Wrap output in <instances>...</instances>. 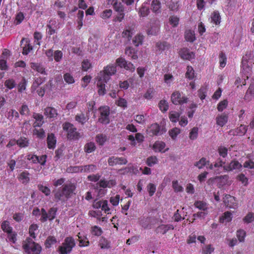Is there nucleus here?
Listing matches in <instances>:
<instances>
[{
  "label": "nucleus",
  "mask_w": 254,
  "mask_h": 254,
  "mask_svg": "<svg viewBox=\"0 0 254 254\" xmlns=\"http://www.w3.org/2000/svg\"><path fill=\"white\" fill-rule=\"evenodd\" d=\"M198 135V128L196 127H193L190 133V138L191 140L195 139Z\"/></svg>",
  "instance_id": "55"
},
{
  "label": "nucleus",
  "mask_w": 254,
  "mask_h": 254,
  "mask_svg": "<svg viewBox=\"0 0 254 254\" xmlns=\"http://www.w3.org/2000/svg\"><path fill=\"white\" fill-rule=\"evenodd\" d=\"M57 242V240L54 236H49L45 242V245L46 248L51 247L52 245H53Z\"/></svg>",
  "instance_id": "34"
},
{
  "label": "nucleus",
  "mask_w": 254,
  "mask_h": 254,
  "mask_svg": "<svg viewBox=\"0 0 254 254\" xmlns=\"http://www.w3.org/2000/svg\"><path fill=\"white\" fill-rule=\"evenodd\" d=\"M24 41L26 42V44L24 47H23L22 54L27 55L30 51L32 50L33 48L32 46L30 45L29 41L24 38H23L21 41V45H22Z\"/></svg>",
  "instance_id": "20"
},
{
  "label": "nucleus",
  "mask_w": 254,
  "mask_h": 254,
  "mask_svg": "<svg viewBox=\"0 0 254 254\" xmlns=\"http://www.w3.org/2000/svg\"><path fill=\"white\" fill-rule=\"evenodd\" d=\"M38 228V226L37 224H33L30 225L29 228V233L30 236L33 238L35 239L36 238V235L35 234V231L37 230Z\"/></svg>",
  "instance_id": "47"
},
{
  "label": "nucleus",
  "mask_w": 254,
  "mask_h": 254,
  "mask_svg": "<svg viewBox=\"0 0 254 254\" xmlns=\"http://www.w3.org/2000/svg\"><path fill=\"white\" fill-rule=\"evenodd\" d=\"M228 121V116L225 114L218 116L216 118V123L220 127L224 126Z\"/></svg>",
  "instance_id": "22"
},
{
  "label": "nucleus",
  "mask_w": 254,
  "mask_h": 254,
  "mask_svg": "<svg viewBox=\"0 0 254 254\" xmlns=\"http://www.w3.org/2000/svg\"><path fill=\"white\" fill-rule=\"evenodd\" d=\"M181 57L184 60H190L194 58V54L187 48L182 49L180 51Z\"/></svg>",
  "instance_id": "13"
},
{
  "label": "nucleus",
  "mask_w": 254,
  "mask_h": 254,
  "mask_svg": "<svg viewBox=\"0 0 254 254\" xmlns=\"http://www.w3.org/2000/svg\"><path fill=\"white\" fill-rule=\"evenodd\" d=\"M166 131L163 126H159L158 124L151 125L150 127V131L154 135H159L162 134Z\"/></svg>",
  "instance_id": "10"
},
{
  "label": "nucleus",
  "mask_w": 254,
  "mask_h": 254,
  "mask_svg": "<svg viewBox=\"0 0 254 254\" xmlns=\"http://www.w3.org/2000/svg\"><path fill=\"white\" fill-rule=\"evenodd\" d=\"M101 249H109L110 247V243L105 238L102 237L99 242Z\"/></svg>",
  "instance_id": "36"
},
{
  "label": "nucleus",
  "mask_w": 254,
  "mask_h": 254,
  "mask_svg": "<svg viewBox=\"0 0 254 254\" xmlns=\"http://www.w3.org/2000/svg\"><path fill=\"white\" fill-rule=\"evenodd\" d=\"M47 141L48 147L49 149H54L55 147L57 140L53 133H51L48 134Z\"/></svg>",
  "instance_id": "15"
},
{
  "label": "nucleus",
  "mask_w": 254,
  "mask_h": 254,
  "mask_svg": "<svg viewBox=\"0 0 254 254\" xmlns=\"http://www.w3.org/2000/svg\"><path fill=\"white\" fill-rule=\"evenodd\" d=\"M19 113L21 115L23 116H29L30 111L28 106L26 104H23L19 110Z\"/></svg>",
  "instance_id": "46"
},
{
  "label": "nucleus",
  "mask_w": 254,
  "mask_h": 254,
  "mask_svg": "<svg viewBox=\"0 0 254 254\" xmlns=\"http://www.w3.org/2000/svg\"><path fill=\"white\" fill-rule=\"evenodd\" d=\"M180 4L179 1H173L171 0L170 3L168 5V7L171 10H177L179 7Z\"/></svg>",
  "instance_id": "45"
},
{
  "label": "nucleus",
  "mask_w": 254,
  "mask_h": 254,
  "mask_svg": "<svg viewBox=\"0 0 254 254\" xmlns=\"http://www.w3.org/2000/svg\"><path fill=\"white\" fill-rule=\"evenodd\" d=\"M252 66V62H248L246 61H242V72L246 75L247 79L251 74Z\"/></svg>",
  "instance_id": "11"
},
{
  "label": "nucleus",
  "mask_w": 254,
  "mask_h": 254,
  "mask_svg": "<svg viewBox=\"0 0 254 254\" xmlns=\"http://www.w3.org/2000/svg\"><path fill=\"white\" fill-rule=\"evenodd\" d=\"M209 161H207L205 158L202 157L199 160V161L196 162L194 163V166L200 169L205 166L207 164V163Z\"/></svg>",
  "instance_id": "33"
},
{
  "label": "nucleus",
  "mask_w": 254,
  "mask_h": 254,
  "mask_svg": "<svg viewBox=\"0 0 254 254\" xmlns=\"http://www.w3.org/2000/svg\"><path fill=\"white\" fill-rule=\"evenodd\" d=\"M96 149V146L93 142H89L84 146V151L88 153H91Z\"/></svg>",
  "instance_id": "30"
},
{
  "label": "nucleus",
  "mask_w": 254,
  "mask_h": 254,
  "mask_svg": "<svg viewBox=\"0 0 254 254\" xmlns=\"http://www.w3.org/2000/svg\"><path fill=\"white\" fill-rule=\"evenodd\" d=\"M237 236L240 242H244L246 236V232L243 230H239L237 232Z\"/></svg>",
  "instance_id": "56"
},
{
  "label": "nucleus",
  "mask_w": 254,
  "mask_h": 254,
  "mask_svg": "<svg viewBox=\"0 0 254 254\" xmlns=\"http://www.w3.org/2000/svg\"><path fill=\"white\" fill-rule=\"evenodd\" d=\"M169 133L172 138L174 139L176 138L178 134L180 133V129L177 127H175L171 129L169 131Z\"/></svg>",
  "instance_id": "54"
},
{
  "label": "nucleus",
  "mask_w": 254,
  "mask_h": 254,
  "mask_svg": "<svg viewBox=\"0 0 254 254\" xmlns=\"http://www.w3.org/2000/svg\"><path fill=\"white\" fill-rule=\"evenodd\" d=\"M243 221L247 223H250L254 221V213L252 212H249L243 218Z\"/></svg>",
  "instance_id": "50"
},
{
  "label": "nucleus",
  "mask_w": 254,
  "mask_h": 254,
  "mask_svg": "<svg viewBox=\"0 0 254 254\" xmlns=\"http://www.w3.org/2000/svg\"><path fill=\"white\" fill-rule=\"evenodd\" d=\"M16 144L21 147H25L28 145V140L26 138H20L16 140Z\"/></svg>",
  "instance_id": "43"
},
{
  "label": "nucleus",
  "mask_w": 254,
  "mask_h": 254,
  "mask_svg": "<svg viewBox=\"0 0 254 254\" xmlns=\"http://www.w3.org/2000/svg\"><path fill=\"white\" fill-rule=\"evenodd\" d=\"M112 14V10L111 9H106L104 10L100 15L103 19H107L110 18Z\"/></svg>",
  "instance_id": "57"
},
{
  "label": "nucleus",
  "mask_w": 254,
  "mask_h": 254,
  "mask_svg": "<svg viewBox=\"0 0 254 254\" xmlns=\"http://www.w3.org/2000/svg\"><path fill=\"white\" fill-rule=\"evenodd\" d=\"M235 197L233 196H232L230 194H225L224 197H223V202L225 203L226 205L228 206L230 208H235L237 206V204H233L232 205L230 203V202H231L233 201H235Z\"/></svg>",
  "instance_id": "16"
},
{
  "label": "nucleus",
  "mask_w": 254,
  "mask_h": 254,
  "mask_svg": "<svg viewBox=\"0 0 254 254\" xmlns=\"http://www.w3.org/2000/svg\"><path fill=\"white\" fill-rule=\"evenodd\" d=\"M151 6L154 11H157L160 8V3L158 0H153L151 3Z\"/></svg>",
  "instance_id": "63"
},
{
  "label": "nucleus",
  "mask_w": 254,
  "mask_h": 254,
  "mask_svg": "<svg viewBox=\"0 0 254 254\" xmlns=\"http://www.w3.org/2000/svg\"><path fill=\"white\" fill-rule=\"evenodd\" d=\"M33 117L36 121L34 124V127H41L44 123L43 116L42 115L36 114L33 115Z\"/></svg>",
  "instance_id": "23"
},
{
  "label": "nucleus",
  "mask_w": 254,
  "mask_h": 254,
  "mask_svg": "<svg viewBox=\"0 0 254 254\" xmlns=\"http://www.w3.org/2000/svg\"><path fill=\"white\" fill-rule=\"evenodd\" d=\"M63 129L67 132V138L69 140H76L79 139L81 135L77 131L76 127L69 123H65L63 124Z\"/></svg>",
  "instance_id": "4"
},
{
  "label": "nucleus",
  "mask_w": 254,
  "mask_h": 254,
  "mask_svg": "<svg viewBox=\"0 0 254 254\" xmlns=\"http://www.w3.org/2000/svg\"><path fill=\"white\" fill-rule=\"evenodd\" d=\"M100 117L99 121L102 124H108L110 122L109 116L110 114L109 108L108 106L101 107L99 108Z\"/></svg>",
  "instance_id": "7"
},
{
  "label": "nucleus",
  "mask_w": 254,
  "mask_h": 254,
  "mask_svg": "<svg viewBox=\"0 0 254 254\" xmlns=\"http://www.w3.org/2000/svg\"><path fill=\"white\" fill-rule=\"evenodd\" d=\"M171 100L175 105H182L188 102V98L185 96L182 95L179 91H176L171 95Z\"/></svg>",
  "instance_id": "6"
},
{
  "label": "nucleus",
  "mask_w": 254,
  "mask_h": 254,
  "mask_svg": "<svg viewBox=\"0 0 254 254\" xmlns=\"http://www.w3.org/2000/svg\"><path fill=\"white\" fill-rule=\"evenodd\" d=\"M29 175V173L25 171L19 175L18 178L23 184H27L30 181Z\"/></svg>",
  "instance_id": "25"
},
{
  "label": "nucleus",
  "mask_w": 254,
  "mask_h": 254,
  "mask_svg": "<svg viewBox=\"0 0 254 254\" xmlns=\"http://www.w3.org/2000/svg\"><path fill=\"white\" fill-rule=\"evenodd\" d=\"M211 22H213L215 24H219L221 21V17L218 11H214L211 16Z\"/></svg>",
  "instance_id": "24"
},
{
  "label": "nucleus",
  "mask_w": 254,
  "mask_h": 254,
  "mask_svg": "<svg viewBox=\"0 0 254 254\" xmlns=\"http://www.w3.org/2000/svg\"><path fill=\"white\" fill-rule=\"evenodd\" d=\"M228 104V102L226 100H224L221 101L218 105L217 109L220 112H222L224 109H225Z\"/></svg>",
  "instance_id": "62"
},
{
  "label": "nucleus",
  "mask_w": 254,
  "mask_h": 254,
  "mask_svg": "<svg viewBox=\"0 0 254 254\" xmlns=\"http://www.w3.org/2000/svg\"><path fill=\"white\" fill-rule=\"evenodd\" d=\"M165 143L162 141H156L153 146L155 151L161 152L165 147Z\"/></svg>",
  "instance_id": "27"
},
{
  "label": "nucleus",
  "mask_w": 254,
  "mask_h": 254,
  "mask_svg": "<svg viewBox=\"0 0 254 254\" xmlns=\"http://www.w3.org/2000/svg\"><path fill=\"white\" fill-rule=\"evenodd\" d=\"M54 59L57 62H60L63 58V53L61 51L57 50L55 52Z\"/></svg>",
  "instance_id": "64"
},
{
  "label": "nucleus",
  "mask_w": 254,
  "mask_h": 254,
  "mask_svg": "<svg viewBox=\"0 0 254 254\" xmlns=\"http://www.w3.org/2000/svg\"><path fill=\"white\" fill-rule=\"evenodd\" d=\"M179 18L175 16H172L169 18V22L173 27H176L179 24Z\"/></svg>",
  "instance_id": "61"
},
{
  "label": "nucleus",
  "mask_w": 254,
  "mask_h": 254,
  "mask_svg": "<svg viewBox=\"0 0 254 254\" xmlns=\"http://www.w3.org/2000/svg\"><path fill=\"white\" fill-rule=\"evenodd\" d=\"M107 140L106 136L103 134H99L96 136V141L100 145H103Z\"/></svg>",
  "instance_id": "41"
},
{
  "label": "nucleus",
  "mask_w": 254,
  "mask_h": 254,
  "mask_svg": "<svg viewBox=\"0 0 254 254\" xmlns=\"http://www.w3.org/2000/svg\"><path fill=\"white\" fill-rule=\"evenodd\" d=\"M116 71L115 65H109L104 68V70L100 72L98 76L104 79L105 81L107 83L110 79V76L115 74Z\"/></svg>",
  "instance_id": "5"
},
{
  "label": "nucleus",
  "mask_w": 254,
  "mask_h": 254,
  "mask_svg": "<svg viewBox=\"0 0 254 254\" xmlns=\"http://www.w3.org/2000/svg\"><path fill=\"white\" fill-rule=\"evenodd\" d=\"M22 248L27 254H40L41 251V247L37 243H35L31 238L28 237L22 242Z\"/></svg>",
  "instance_id": "2"
},
{
  "label": "nucleus",
  "mask_w": 254,
  "mask_h": 254,
  "mask_svg": "<svg viewBox=\"0 0 254 254\" xmlns=\"http://www.w3.org/2000/svg\"><path fill=\"white\" fill-rule=\"evenodd\" d=\"M248 126L241 125L240 127L237 128L236 132L237 135L242 136L244 135L247 131Z\"/></svg>",
  "instance_id": "44"
},
{
  "label": "nucleus",
  "mask_w": 254,
  "mask_h": 254,
  "mask_svg": "<svg viewBox=\"0 0 254 254\" xmlns=\"http://www.w3.org/2000/svg\"><path fill=\"white\" fill-rule=\"evenodd\" d=\"M75 120L82 125H83L87 120L84 114L82 113L76 115Z\"/></svg>",
  "instance_id": "40"
},
{
  "label": "nucleus",
  "mask_w": 254,
  "mask_h": 254,
  "mask_svg": "<svg viewBox=\"0 0 254 254\" xmlns=\"http://www.w3.org/2000/svg\"><path fill=\"white\" fill-rule=\"evenodd\" d=\"M75 189V186L72 184L63 185L62 188H60L56 191L55 201L57 202L59 201L65 202L71 196Z\"/></svg>",
  "instance_id": "1"
},
{
  "label": "nucleus",
  "mask_w": 254,
  "mask_h": 254,
  "mask_svg": "<svg viewBox=\"0 0 254 254\" xmlns=\"http://www.w3.org/2000/svg\"><path fill=\"white\" fill-rule=\"evenodd\" d=\"M242 167L241 164L238 161H232L227 166H223V170L226 172L231 171L235 169H239Z\"/></svg>",
  "instance_id": "14"
},
{
  "label": "nucleus",
  "mask_w": 254,
  "mask_h": 254,
  "mask_svg": "<svg viewBox=\"0 0 254 254\" xmlns=\"http://www.w3.org/2000/svg\"><path fill=\"white\" fill-rule=\"evenodd\" d=\"M33 134L37 135L40 138H43L45 136V132L43 129H35L33 130Z\"/></svg>",
  "instance_id": "52"
},
{
  "label": "nucleus",
  "mask_w": 254,
  "mask_h": 254,
  "mask_svg": "<svg viewBox=\"0 0 254 254\" xmlns=\"http://www.w3.org/2000/svg\"><path fill=\"white\" fill-rule=\"evenodd\" d=\"M157 158L156 156H150L147 159L146 164L149 167H152L157 164Z\"/></svg>",
  "instance_id": "49"
},
{
  "label": "nucleus",
  "mask_w": 254,
  "mask_h": 254,
  "mask_svg": "<svg viewBox=\"0 0 254 254\" xmlns=\"http://www.w3.org/2000/svg\"><path fill=\"white\" fill-rule=\"evenodd\" d=\"M5 86L9 89H11L15 86V83L12 79L6 80L4 82Z\"/></svg>",
  "instance_id": "60"
},
{
  "label": "nucleus",
  "mask_w": 254,
  "mask_h": 254,
  "mask_svg": "<svg viewBox=\"0 0 254 254\" xmlns=\"http://www.w3.org/2000/svg\"><path fill=\"white\" fill-rule=\"evenodd\" d=\"M19 117L18 113L14 109H11L7 114V119L11 121L14 117L16 119H18Z\"/></svg>",
  "instance_id": "37"
},
{
  "label": "nucleus",
  "mask_w": 254,
  "mask_h": 254,
  "mask_svg": "<svg viewBox=\"0 0 254 254\" xmlns=\"http://www.w3.org/2000/svg\"><path fill=\"white\" fill-rule=\"evenodd\" d=\"M174 228V226L171 224L161 225L157 228L156 231L157 233H160L162 234H165L169 230H173Z\"/></svg>",
  "instance_id": "18"
},
{
  "label": "nucleus",
  "mask_w": 254,
  "mask_h": 254,
  "mask_svg": "<svg viewBox=\"0 0 254 254\" xmlns=\"http://www.w3.org/2000/svg\"><path fill=\"white\" fill-rule=\"evenodd\" d=\"M38 189L44 193L46 195L48 196L51 193L50 189L46 186H44L43 185H38Z\"/></svg>",
  "instance_id": "51"
},
{
  "label": "nucleus",
  "mask_w": 254,
  "mask_h": 254,
  "mask_svg": "<svg viewBox=\"0 0 254 254\" xmlns=\"http://www.w3.org/2000/svg\"><path fill=\"white\" fill-rule=\"evenodd\" d=\"M185 39L187 41L192 42L195 39L194 33L193 31L188 30L185 32Z\"/></svg>",
  "instance_id": "26"
},
{
  "label": "nucleus",
  "mask_w": 254,
  "mask_h": 254,
  "mask_svg": "<svg viewBox=\"0 0 254 254\" xmlns=\"http://www.w3.org/2000/svg\"><path fill=\"white\" fill-rule=\"evenodd\" d=\"M64 79L68 84H72L74 82L73 76L69 73H66L64 75Z\"/></svg>",
  "instance_id": "53"
},
{
  "label": "nucleus",
  "mask_w": 254,
  "mask_h": 254,
  "mask_svg": "<svg viewBox=\"0 0 254 254\" xmlns=\"http://www.w3.org/2000/svg\"><path fill=\"white\" fill-rule=\"evenodd\" d=\"M96 166L93 164L76 167L73 168V171L75 172H94L96 170Z\"/></svg>",
  "instance_id": "9"
},
{
  "label": "nucleus",
  "mask_w": 254,
  "mask_h": 254,
  "mask_svg": "<svg viewBox=\"0 0 254 254\" xmlns=\"http://www.w3.org/2000/svg\"><path fill=\"white\" fill-rule=\"evenodd\" d=\"M194 71L193 68L191 66H188L187 71L186 73V77L190 80L192 79L194 76Z\"/></svg>",
  "instance_id": "39"
},
{
  "label": "nucleus",
  "mask_w": 254,
  "mask_h": 254,
  "mask_svg": "<svg viewBox=\"0 0 254 254\" xmlns=\"http://www.w3.org/2000/svg\"><path fill=\"white\" fill-rule=\"evenodd\" d=\"M160 109L163 112H166L169 108V105L166 100H161L159 103Z\"/></svg>",
  "instance_id": "42"
},
{
  "label": "nucleus",
  "mask_w": 254,
  "mask_h": 254,
  "mask_svg": "<svg viewBox=\"0 0 254 254\" xmlns=\"http://www.w3.org/2000/svg\"><path fill=\"white\" fill-rule=\"evenodd\" d=\"M143 40V36L141 34H138L135 36L132 40V42L135 46H138L142 44Z\"/></svg>",
  "instance_id": "35"
},
{
  "label": "nucleus",
  "mask_w": 254,
  "mask_h": 254,
  "mask_svg": "<svg viewBox=\"0 0 254 254\" xmlns=\"http://www.w3.org/2000/svg\"><path fill=\"white\" fill-rule=\"evenodd\" d=\"M91 233L93 235L99 236L102 234V231L100 227L95 226L92 228Z\"/></svg>",
  "instance_id": "58"
},
{
  "label": "nucleus",
  "mask_w": 254,
  "mask_h": 254,
  "mask_svg": "<svg viewBox=\"0 0 254 254\" xmlns=\"http://www.w3.org/2000/svg\"><path fill=\"white\" fill-rule=\"evenodd\" d=\"M194 205L196 208L200 210H203L204 211H206L208 208L206 203L201 201H197L195 202Z\"/></svg>",
  "instance_id": "31"
},
{
  "label": "nucleus",
  "mask_w": 254,
  "mask_h": 254,
  "mask_svg": "<svg viewBox=\"0 0 254 254\" xmlns=\"http://www.w3.org/2000/svg\"><path fill=\"white\" fill-rule=\"evenodd\" d=\"M75 246V242L72 237H67L65 238L62 245L59 247L58 251L60 254H68Z\"/></svg>",
  "instance_id": "3"
},
{
  "label": "nucleus",
  "mask_w": 254,
  "mask_h": 254,
  "mask_svg": "<svg viewBox=\"0 0 254 254\" xmlns=\"http://www.w3.org/2000/svg\"><path fill=\"white\" fill-rule=\"evenodd\" d=\"M44 114L50 118H55L58 115L57 110L51 107H48L45 109Z\"/></svg>",
  "instance_id": "17"
},
{
  "label": "nucleus",
  "mask_w": 254,
  "mask_h": 254,
  "mask_svg": "<svg viewBox=\"0 0 254 254\" xmlns=\"http://www.w3.org/2000/svg\"><path fill=\"white\" fill-rule=\"evenodd\" d=\"M41 217L40 220L42 222H45L48 220V213L44 208H42L41 210Z\"/></svg>",
  "instance_id": "59"
},
{
  "label": "nucleus",
  "mask_w": 254,
  "mask_h": 254,
  "mask_svg": "<svg viewBox=\"0 0 254 254\" xmlns=\"http://www.w3.org/2000/svg\"><path fill=\"white\" fill-rule=\"evenodd\" d=\"M157 50L162 52L169 49L170 45L166 41L158 42L156 44Z\"/></svg>",
  "instance_id": "19"
},
{
  "label": "nucleus",
  "mask_w": 254,
  "mask_h": 254,
  "mask_svg": "<svg viewBox=\"0 0 254 254\" xmlns=\"http://www.w3.org/2000/svg\"><path fill=\"white\" fill-rule=\"evenodd\" d=\"M30 66L32 69L41 74H47L45 70V68L40 64L32 63H31Z\"/></svg>",
  "instance_id": "21"
},
{
  "label": "nucleus",
  "mask_w": 254,
  "mask_h": 254,
  "mask_svg": "<svg viewBox=\"0 0 254 254\" xmlns=\"http://www.w3.org/2000/svg\"><path fill=\"white\" fill-rule=\"evenodd\" d=\"M98 80L97 82V87L98 89V93L99 95L103 96L106 93V89L105 88V83H107L104 79L102 78L97 77Z\"/></svg>",
  "instance_id": "12"
},
{
  "label": "nucleus",
  "mask_w": 254,
  "mask_h": 254,
  "mask_svg": "<svg viewBox=\"0 0 254 254\" xmlns=\"http://www.w3.org/2000/svg\"><path fill=\"white\" fill-rule=\"evenodd\" d=\"M45 79L42 77L36 78L33 82L32 88L35 90L40 85L43 83Z\"/></svg>",
  "instance_id": "48"
},
{
  "label": "nucleus",
  "mask_w": 254,
  "mask_h": 254,
  "mask_svg": "<svg viewBox=\"0 0 254 254\" xmlns=\"http://www.w3.org/2000/svg\"><path fill=\"white\" fill-rule=\"evenodd\" d=\"M180 116L179 113L172 111L169 114V119L172 122L176 123L179 120Z\"/></svg>",
  "instance_id": "38"
},
{
  "label": "nucleus",
  "mask_w": 254,
  "mask_h": 254,
  "mask_svg": "<svg viewBox=\"0 0 254 254\" xmlns=\"http://www.w3.org/2000/svg\"><path fill=\"white\" fill-rule=\"evenodd\" d=\"M57 210L58 209L56 207H52L47 212L49 220L52 221L56 218Z\"/></svg>",
  "instance_id": "29"
},
{
  "label": "nucleus",
  "mask_w": 254,
  "mask_h": 254,
  "mask_svg": "<svg viewBox=\"0 0 254 254\" xmlns=\"http://www.w3.org/2000/svg\"><path fill=\"white\" fill-rule=\"evenodd\" d=\"M108 163L110 166H114L116 165H125L127 163V160L123 157L112 156L109 158Z\"/></svg>",
  "instance_id": "8"
},
{
  "label": "nucleus",
  "mask_w": 254,
  "mask_h": 254,
  "mask_svg": "<svg viewBox=\"0 0 254 254\" xmlns=\"http://www.w3.org/2000/svg\"><path fill=\"white\" fill-rule=\"evenodd\" d=\"M113 2L114 9L118 12H123L124 8L123 4L121 2L118 3L117 0H113Z\"/></svg>",
  "instance_id": "32"
},
{
  "label": "nucleus",
  "mask_w": 254,
  "mask_h": 254,
  "mask_svg": "<svg viewBox=\"0 0 254 254\" xmlns=\"http://www.w3.org/2000/svg\"><path fill=\"white\" fill-rule=\"evenodd\" d=\"M1 228L4 232L8 234H10L12 232V228L9 226V223L7 221H4L2 223Z\"/></svg>",
  "instance_id": "28"
}]
</instances>
